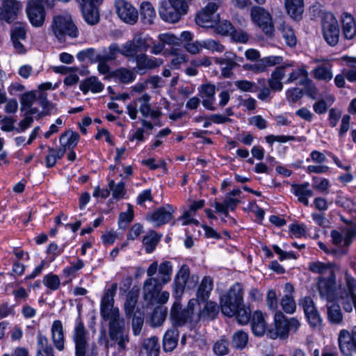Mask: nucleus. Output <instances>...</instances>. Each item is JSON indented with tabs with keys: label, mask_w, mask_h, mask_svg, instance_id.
Instances as JSON below:
<instances>
[{
	"label": "nucleus",
	"mask_w": 356,
	"mask_h": 356,
	"mask_svg": "<svg viewBox=\"0 0 356 356\" xmlns=\"http://www.w3.org/2000/svg\"><path fill=\"white\" fill-rule=\"evenodd\" d=\"M198 281L199 277L191 275L190 268L186 264L181 265L176 273L172 285V296L176 300L170 314V318L174 325L181 326L187 321L195 323V307L197 306V300H190L187 308L183 309L179 299L185 290L195 288Z\"/></svg>",
	"instance_id": "1"
},
{
	"label": "nucleus",
	"mask_w": 356,
	"mask_h": 356,
	"mask_svg": "<svg viewBox=\"0 0 356 356\" xmlns=\"http://www.w3.org/2000/svg\"><path fill=\"white\" fill-rule=\"evenodd\" d=\"M117 289L118 284L113 283L105 291L101 300L100 315L104 321H108L109 339L121 351L126 350L129 337L125 327L124 319L120 316L118 307L114 306V297Z\"/></svg>",
	"instance_id": "2"
},
{
	"label": "nucleus",
	"mask_w": 356,
	"mask_h": 356,
	"mask_svg": "<svg viewBox=\"0 0 356 356\" xmlns=\"http://www.w3.org/2000/svg\"><path fill=\"white\" fill-rule=\"evenodd\" d=\"M222 313L228 317L236 316L241 324H247L250 320L251 311L243 302V287L239 282L234 283L220 298Z\"/></svg>",
	"instance_id": "3"
},
{
	"label": "nucleus",
	"mask_w": 356,
	"mask_h": 356,
	"mask_svg": "<svg viewBox=\"0 0 356 356\" xmlns=\"http://www.w3.org/2000/svg\"><path fill=\"white\" fill-rule=\"evenodd\" d=\"M51 27L54 36L60 42H65L67 38H76L79 34L77 26L68 16H55Z\"/></svg>",
	"instance_id": "4"
},
{
	"label": "nucleus",
	"mask_w": 356,
	"mask_h": 356,
	"mask_svg": "<svg viewBox=\"0 0 356 356\" xmlns=\"http://www.w3.org/2000/svg\"><path fill=\"white\" fill-rule=\"evenodd\" d=\"M152 45V38L147 35L136 33L131 40L124 43V54L127 58L147 52Z\"/></svg>",
	"instance_id": "5"
},
{
	"label": "nucleus",
	"mask_w": 356,
	"mask_h": 356,
	"mask_svg": "<svg viewBox=\"0 0 356 356\" xmlns=\"http://www.w3.org/2000/svg\"><path fill=\"white\" fill-rule=\"evenodd\" d=\"M72 339L75 343V356H86L88 346L89 333L84 326L80 314L75 321Z\"/></svg>",
	"instance_id": "6"
},
{
	"label": "nucleus",
	"mask_w": 356,
	"mask_h": 356,
	"mask_svg": "<svg viewBox=\"0 0 356 356\" xmlns=\"http://www.w3.org/2000/svg\"><path fill=\"white\" fill-rule=\"evenodd\" d=\"M322 32L326 42L332 47L336 46L339 39V26L334 16L330 13H325L322 19Z\"/></svg>",
	"instance_id": "7"
},
{
	"label": "nucleus",
	"mask_w": 356,
	"mask_h": 356,
	"mask_svg": "<svg viewBox=\"0 0 356 356\" xmlns=\"http://www.w3.org/2000/svg\"><path fill=\"white\" fill-rule=\"evenodd\" d=\"M252 22L261 29L268 37H272L275 29L270 14L268 10L260 6H253L250 10Z\"/></svg>",
	"instance_id": "8"
},
{
	"label": "nucleus",
	"mask_w": 356,
	"mask_h": 356,
	"mask_svg": "<svg viewBox=\"0 0 356 356\" xmlns=\"http://www.w3.org/2000/svg\"><path fill=\"white\" fill-rule=\"evenodd\" d=\"M130 58H133L135 60L136 67L134 70L136 72L140 75L160 67L163 63L162 58L153 57L145 53H140Z\"/></svg>",
	"instance_id": "9"
},
{
	"label": "nucleus",
	"mask_w": 356,
	"mask_h": 356,
	"mask_svg": "<svg viewBox=\"0 0 356 356\" xmlns=\"http://www.w3.org/2000/svg\"><path fill=\"white\" fill-rule=\"evenodd\" d=\"M26 13L32 26L41 27L44 24L46 11L38 0H29L26 4Z\"/></svg>",
	"instance_id": "10"
},
{
	"label": "nucleus",
	"mask_w": 356,
	"mask_h": 356,
	"mask_svg": "<svg viewBox=\"0 0 356 356\" xmlns=\"http://www.w3.org/2000/svg\"><path fill=\"white\" fill-rule=\"evenodd\" d=\"M339 349L342 354L348 356L356 353V326L353 327L351 332L341 330L338 336Z\"/></svg>",
	"instance_id": "11"
},
{
	"label": "nucleus",
	"mask_w": 356,
	"mask_h": 356,
	"mask_svg": "<svg viewBox=\"0 0 356 356\" xmlns=\"http://www.w3.org/2000/svg\"><path fill=\"white\" fill-rule=\"evenodd\" d=\"M22 8V5L17 0H2L0 6V21L8 24L13 22Z\"/></svg>",
	"instance_id": "12"
},
{
	"label": "nucleus",
	"mask_w": 356,
	"mask_h": 356,
	"mask_svg": "<svg viewBox=\"0 0 356 356\" xmlns=\"http://www.w3.org/2000/svg\"><path fill=\"white\" fill-rule=\"evenodd\" d=\"M116 12L119 17L124 22L134 24L138 19V12L129 2L125 0H117L115 2Z\"/></svg>",
	"instance_id": "13"
},
{
	"label": "nucleus",
	"mask_w": 356,
	"mask_h": 356,
	"mask_svg": "<svg viewBox=\"0 0 356 356\" xmlns=\"http://www.w3.org/2000/svg\"><path fill=\"white\" fill-rule=\"evenodd\" d=\"M336 276L334 272H331L328 277H320L317 282V288L322 298L331 302L334 300L336 289Z\"/></svg>",
	"instance_id": "14"
},
{
	"label": "nucleus",
	"mask_w": 356,
	"mask_h": 356,
	"mask_svg": "<svg viewBox=\"0 0 356 356\" xmlns=\"http://www.w3.org/2000/svg\"><path fill=\"white\" fill-rule=\"evenodd\" d=\"M209 8V5L200 11L195 17L196 24L203 28H211L215 26L220 22V16L216 11Z\"/></svg>",
	"instance_id": "15"
},
{
	"label": "nucleus",
	"mask_w": 356,
	"mask_h": 356,
	"mask_svg": "<svg viewBox=\"0 0 356 356\" xmlns=\"http://www.w3.org/2000/svg\"><path fill=\"white\" fill-rule=\"evenodd\" d=\"M163 283L158 278L151 277L147 279L143 284L144 300L150 304H154V300L163 288Z\"/></svg>",
	"instance_id": "16"
},
{
	"label": "nucleus",
	"mask_w": 356,
	"mask_h": 356,
	"mask_svg": "<svg viewBox=\"0 0 356 356\" xmlns=\"http://www.w3.org/2000/svg\"><path fill=\"white\" fill-rule=\"evenodd\" d=\"M51 338L56 350H64L65 339L63 323L60 320L53 322L51 327Z\"/></svg>",
	"instance_id": "17"
},
{
	"label": "nucleus",
	"mask_w": 356,
	"mask_h": 356,
	"mask_svg": "<svg viewBox=\"0 0 356 356\" xmlns=\"http://www.w3.org/2000/svg\"><path fill=\"white\" fill-rule=\"evenodd\" d=\"M203 308L200 309L195 314V323L200 321H210L214 319L219 313V306L213 301H206Z\"/></svg>",
	"instance_id": "18"
},
{
	"label": "nucleus",
	"mask_w": 356,
	"mask_h": 356,
	"mask_svg": "<svg viewBox=\"0 0 356 356\" xmlns=\"http://www.w3.org/2000/svg\"><path fill=\"white\" fill-rule=\"evenodd\" d=\"M159 13L163 21L172 24L178 22L181 17L185 15L177 8L168 4L167 2L161 3L159 9Z\"/></svg>",
	"instance_id": "19"
},
{
	"label": "nucleus",
	"mask_w": 356,
	"mask_h": 356,
	"mask_svg": "<svg viewBox=\"0 0 356 356\" xmlns=\"http://www.w3.org/2000/svg\"><path fill=\"white\" fill-rule=\"evenodd\" d=\"M174 209L170 204L158 208L153 212L151 216V220L154 222L156 226L168 223L172 218Z\"/></svg>",
	"instance_id": "20"
},
{
	"label": "nucleus",
	"mask_w": 356,
	"mask_h": 356,
	"mask_svg": "<svg viewBox=\"0 0 356 356\" xmlns=\"http://www.w3.org/2000/svg\"><path fill=\"white\" fill-rule=\"evenodd\" d=\"M213 280L209 276H205L203 277L196 293V298H192L191 300H197V305H200L201 302H205L208 300L211 292L213 289Z\"/></svg>",
	"instance_id": "21"
},
{
	"label": "nucleus",
	"mask_w": 356,
	"mask_h": 356,
	"mask_svg": "<svg viewBox=\"0 0 356 356\" xmlns=\"http://www.w3.org/2000/svg\"><path fill=\"white\" fill-rule=\"evenodd\" d=\"M160 344L158 337L153 336L143 341L139 356H159Z\"/></svg>",
	"instance_id": "22"
},
{
	"label": "nucleus",
	"mask_w": 356,
	"mask_h": 356,
	"mask_svg": "<svg viewBox=\"0 0 356 356\" xmlns=\"http://www.w3.org/2000/svg\"><path fill=\"white\" fill-rule=\"evenodd\" d=\"M118 54L127 58V55L124 54V44L120 47L118 43L113 42L108 47L103 48L100 58L103 60L111 62L117 59Z\"/></svg>",
	"instance_id": "23"
},
{
	"label": "nucleus",
	"mask_w": 356,
	"mask_h": 356,
	"mask_svg": "<svg viewBox=\"0 0 356 356\" xmlns=\"http://www.w3.org/2000/svg\"><path fill=\"white\" fill-rule=\"evenodd\" d=\"M309 184L308 182L293 184L291 186L292 193L298 197V201L305 206L309 205L308 197L313 196V191L309 188Z\"/></svg>",
	"instance_id": "24"
},
{
	"label": "nucleus",
	"mask_w": 356,
	"mask_h": 356,
	"mask_svg": "<svg viewBox=\"0 0 356 356\" xmlns=\"http://www.w3.org/2000/svg\"><path fill=\"white\" fill-rule=\"evenodd\" d=\"M342 33L346 39L351 40L356 35V22L354 17L344 13L341 17Z\"/></svg>",
	"instance_id": "25"
},
{
	"label": "nucleus",
	"mask_w": 356,
	"mask_h": 356,
	"mask_svg": "<svg viewBox=\"0 0 356 356\" xmlns=\"http://www.w3.org/2000/svg\"><path fill=\"white\" fill-rule=\"evenodd\" d=\"M285 66H278L272 72L270 78L268 79L270 88L273 91H281L283 88V84L281 80L284 78L286 73Z\"/></svg>",
	"instance_id": "26"
},
{
	"label": "nucleus",
	"mask_w": 356,
	"mask_h": 356,
	"mask_svg": "<svg viewBox=\"0 0 356 356\" xmlns=\"http://www.w3.org/2000/svg\"><path fill=\"white\" fill-rule=\"evenodd\" d=\"M251 327L254 335L261 337L264 334L266 329V324L264 314L260 311H255L251 319Z\"/></svg>",
	"instance_id": "27"
},
{
	"label": "nucleus",
	"mask_w": 356,
	"mask_h": 356,
	"mask_svg": "<svg viewBox=\"0 0 356 356\" xmlns=\"http://www.w3.org/2000/svg\"><path fill=\"white\" fill-rule=\"evenodd\" d=\"M287 13L295 20H299L304 12L303 0H285Z\"/></svg>",
	"instance_id": "28"
},
{
	"label": "nucleus",
	"mask_w": 356,
	"mask_h": 356,
	"mask_svg": "<svg viewBox=\"0 0 356 356\" xmlns=\"http://www.w3.org/2000/svg\"><path fill=\"white\" fill-rule=\"evenodd\" d=\"M179 339V332L177 329L168 330L163 338V348L165 352L172 351L177 346Z\"/></svg>",
	"instance_id": "29"
},
{
	"label": "nucleus",
	"mask_w": 356,
	"mask_h": 356,
	"mask_svg": "<svg viewBox=\"0 0 356 356\" xmlns=\"http://www.w3.org/2000/svg\"><path fill=\"white\" fill-rule=\"evenodd\" d=\"M140 19L145 24H152L156 18V10L152 4L149 1H143L140 6Z\"/></svg>",
	"instance_id": "30"
},
{
	"label": "nucleus",
	"mask_w": 356,
	"mask_h": 356,
	"mask_svg": "<svg viewBox=\"0 0 356 356\" xmlns=\"http://www.w3.org/2000/svg\"><path fill=\"white\" fill-rule=\"evenodd\" d=\"M225 58H217L216 63L221 67L222 76L229 78L233 74L232 70L236 67V62L230 58L228 52L225 54Z\"/></svg>",
	"instance_id": "31"
},
{
	"label": "nucleus",
	"mask_w": 356,
	"mask_h": 356,
	"mask_svg": "<svg viewBox=\"0 0 356 356\" xmlns=\"http://www.w3.org/2000/svg\"><path fill=\"white\" fill-rule=\"evenodd\" d=\"M79 88L84 94H86L88 91L95 93L102 91L104 85L97 77L90 76L80 84Z\"/></svg>",
	"instance_id": "32"
},
{
	"label": "nucleus",
	"mask_w": 356,
	"mask_h": 356,
	"mask_svg": "<svg viewBox=\"0 0 356 356\" xmlns=\"http://www.w3.org/2000/svg\"><path fill=\"white\" fill-rule=\"evenodd\" d=\"M327 316L329 322L332 325H341L343 315L338 304H331L327 306Z\"/></svg>",
	"instance_id": "33"
},
{
	"label": "nucleus",
	"mask_w": 356,
	"mask_h": 356,
	"mask_svg": "<svg viewBox=\"0 0 356 356\" xmlns=\"http://www.w3.org/2000/svg\"><path fill=\"white\" fill-rule=\"evenodd\" d=\"M275 333L273 338L277 336L281 337H286L289 333V328L287 325L286 318L281 312H276L274 317Z\"/></svg>",
	"instance_id": "34"
},
{
	"label": "nucleus",
	"mask_w": 356,
	"mask_h": 356,
	"mask_svg": "<svg viewBox=\"0 0 356 356\" xmlns=\"http://www.w3.org/2000/svg\"><path fill=\"white\" fill-rule=\"evenodd\" d=\"M282 34V37L285 41L286 45L293 47L297 44V38L293 29L289 24L283 22L278 28Z\"/></svg>",
	"instance_id": "35"
},
{
	"label": "nucleus",
	"mask_w": 356,
	"mask_h": 356,
	"mask_svg": "<svg viewBox=\"0 0 356 356\" xmlns=\"http://www.w3.org/2000/svg\"><path fill=\"white\" fill-rule=\"evenodd\" d=\"M80 138V136L77 132L67 130L60 136V143L61 146L73 149L76 146Z\"/></svg>",
	"instance_id": "36"
},
{
	"label": "nucleus",
	"mask_w": 356,
	"mask_h": 356,
	"mask_svg": "<svg viewBox=\"0 0 356 356\" xmlns=\"http://www.w3.org/2000/svg\"><path fill=\"white\" fill-rule=\"evenodd\" d=\"M76 57L80 62L88 60L90 63H96L99 60L100 53H98L95 48L90 47L79 51Z\"/></svg>",
	"instance_id": "37"
},
{
	"label": "nucleus",
	"mask_w": 356,
	"mask_h": 356,
	"mask_svg": "<svg viewBox=\"0 0 356 356\" xmlns=\"http://www.w3.org/2000/svg\"><path fill=\"white\" fill-rule=\"evenodd\" d=\"M313 75L318 80L330 81L333 76L331 65L327 64L317 66L313 70Z\"/></svg>",
	"instance_id": "38"
},
{
	"label": "nucleus",
	"mask_w": 356,
	"mask_h": 356,
	"mask_svg": "<svg viewBox=\"0 0 356 356\" xmlns=\"http://www.w3.org/2000/svg\"><path fill=\"white\" fill-rule=\"evenodd\" d=\"M168 314V309L163 306L156 307L151 315L150 323L153 327H158L165 321Z\"/></svg>",
	"instance_id": "39"
},
{
	"label": "nucleus",
	"mask_w": 356,
	"mask_h": 356,
	"mask_svg": "<svg viewBox=\"0 0 356 356\" xmlns=\"http://www.w3.org/2000/svg\"><path fill=\"white\" fill-rule=\"evenodd\" d=\"M138 295L133 291L129 292L127 296L124 308L127 318H131L134 314V310L138 302Z\"/></svg>",
	"instance_id": "40"
},
{
	"label": "nucleus",
	"mask_w": 356,
	"mask_h": 356,
	"mask_svg": "<svg viewBox=\"0 0 356 356\" xmlns=\"http://www.w3.org/2000/svg\"><path fill=\"white\" fill-rule=\"evenodd\" d=\"M160 238L161 236H159L157 233L153 230H151L148 235L143 237V243L147 253H151L154 250L160 241Z\"/></svg>",
	"instance_id": "41"
},
{
	"label": "nucleus",
	"mask_w": 356,
	"mask_h": 356,
	"mask_svg": "<svg viewBox=\"0 0 356 356\" xmlns=\"http://www.w3.org/2000/svg\"><path fill=\"white\" fill-rule=\"evenodd\" d=\"M308 268L312 273L321 275L328 273L329 275H331V272H334L332 264L323 263L318 261L310 262Z\"/></svg>",
	"instance_id": "42"
},
{
	"label": "nucleus",
	"mask_w": 356,
	"mask_h": 356,
	"mask_svg": "<svg viewBox=\"0 0 356 356\" xmlns=\"http://www.w3.org/2000/svg\"><path fill=\"white\" fill-rule=\"evenodd\" d=\"M113 76L124 84L131 83L136 79L134 72L125 67H120L116 70L113 72Z\"/></svg>",
	"instance_id": "43"
},
{
	"label": "nucleus",
	"mask_w": 356,
	"mask_h": 356,
	"mask_svg": "<svg viewBox=\"0 0 356 356\" xmlns=\"http://www.w3.org/2000/svg\"><path fill=\"white\" fill-rule=\"evenodd\" d=\"M299 85L303 86L306 95L312 99H317L318 95V90L314 83L309 77L301 79Z\"/></svg>",
	"instance_id": "44"
},
{
	"label": "nucleus",
	"mask_w": 356,
	"mask_h": 356,
	"mask_svg": "<svg viewBox=\"0 0 356 356\" xmlns=\"http://www.w3.org/2000/svg\"><path fill=\"white\" fill-rule=\"evenodd\" d=\"M342 60L348 67L352 68L346 72V78L350 82H356V57L343 56Z\"/></svg>",
	"instance_id": "45"
},
{
	"label": "nucleus",
	"mask_w": 356,
	"mask_h": 356,
	"mask_svg": "<svg viewBox=\"0 0 356 356\" xmlns=\"http://www.w3.org/2000/svg\"><path fill=\"white\" fill-rule=\"evenodd\" d=\"M38 102L43 109L39 113V118L50 115L51 111L54 108V105L48 101L47 95L45 92L42 91L40 92Z\"/></svg>",
	"instance_id": "46"
},
{
	"label": "nucleus",
	"mask_w": 356,
	"mask_h": 356,
	"mask_svg": "<svg viewBox=\"0 0 356 356\" xmlns=\"http://www.w3.org/2000/svg\"><path fill=\"white\" fill-rule=\"evenodd\" d=\"M159 273L162 275L160 281L163 284L168 283L171 280L172 273V264L169 261L162 262L159 266Z\"/></svg>",
	"instance_id": "47"
},
{
	"label": "nucleus",
	"mask_w": 356,
	"mask_h": 356,
	"mask_svg": "<svg viewBox=\"0 0 356 356\" xmlns=\"http://www.w3.org/2000/svg\"><path fill=\"white\" fill-rule=\"evenodd\" d=\"M248 341V334L242 330H238L232 336V345L236 349H243L247 345Z\"/></svg>",
	"instance_id": "48"
},
{
	"label": "nucleus",
	"mask_w": 356,
	"mask_h": 356,
	"mask_svg": "<svg viewBox=\"0 0 356 356\" xmlns=\"http://www.w3.org/2000/svg\"><path fill=\"white\" fill-rule=\"evenodd\" d=\"M11 40H24L26 38V30L22 23H15L10 29Z\"/></svg>",
	"instance_id": "49"
},
{
	"label": "nucleus",
	"mask_w": 356,
	"mask_h": 356,
	"mask_svg": "<svg viewBox=\"0 0 356 356\" xmlns=\"http://www.w3.org/2000/svg\"><path fill=\"white\" fill-rule=\"evenodd\" d=\"M132 318V331L135 336H138L143 326L144 323V314L140 312H136Z\"/></svg>",
	"instance_id": "50"
},
{
	"label": "nucleus",
	"mask_w": 356,
	"mask_h": 356,
	"mask_svg": "<svg viewBox=\"0 0 356 356\" xmlns=\"http://www.w3.org/2000/svg\"><path fill=\"white\" fill-rule=\"evenodd\" d=\"M108 187L112 191L113 197L115 200L123 197L126 193L124 184L122 181L115 184L113 180H111L108 183Z\"/></svg>",
	"instance_id": "51"
},
{
	"label": "nucleus",
	"mask_w": 356,
	"mask_h": 356,
	"mask_svg": "<svg viewBox=\"0 0 356 356\" xmlns=\"http://www.w3.org/2000/svg\"><path fill=\"white\" fill-rule=\"evenodd\" d=\"M84 20L89 25H95L99 21V8H93L81 11Z\"/></svg>",
	"instance_id": "52"
},
{
	"label": "nucleus",
	"mask_w": 356,
	"mask_h": 356,
	"mask_svg": "<svg viewBox=\"0 0 356 356\" xmlns=\"http://www.w3.org/2000/svg\"><path fill=\"white\" fill-rule=\"evenodd\" d=\"M134 210L131 205L128 204V209L126 212H122L119 216L118 225L121 229H125L129 223L134 219Z\"/></svg>",
	"instance_id": "53"
},
{
	"label": "nucleus",
	"mask_w": 356,
	"mask_h": 356,
	"mask_svg": "<svg viewBox=\"0 0 356 356\" xmlns=\"http://www.w3.org/2000/svg\"><path fill=\"white\" fill-rule=\"evenodd\" d=\"M138 101L141 102L139 106L140 113L145 118L149 117L152 110L149 104L150 96L148 94H144L138 99Z\"/></svg>",
	"instance_id": "54"
},
{
	"label": "nucleus",
	"mask_w": 356,
	"mask_h": 356,
	"mask_svg": "<svg viewBox=\"0 0 356 356\" xmlns=\"http://www.w3.org/2000/svg\"><path fill=\"white\" fill-rule=\"evenodd\" d=\"M43 284L51 291H56L59 288L60 281L58 275L49 273L44 276Z\"/></svg>",
	"instance_id": "55"
},
{
	"label": "nucleus",
	"mask_w": 356,
	"mask_h": 356,
	"mask_svg": "<svg viewBox=\"0 0 356 356\" xmlns=\"http://www.w3.org/2000/svg\"><path fill=\"white\" fill-rule=\"evenodd\" d=\"M213 352L218 356H223L229 353V341L222 338L217 341L213 347Z\"/></svg>",
	"instance_id": "56"
},
{
	"label": "nucleus",
	"mask_w": 356,
	"mask_h": 356,
	"mask_svg": "<svg viewBox=\"0 0 356 356\" xmlns=\"http://www.w3.org/2000/svg\"><path fill=\"white\" fill-rule=\"evenodd\" d=\"M202 47L211 51L222 53L225 50V47L218 40L207 39L202 40Z\"/></svg>",
	"instance_id": "57"
},
{
	"label": "nucleus",
	"mask_w": 356,
	"mask_h": 356,
	"mask_svg": "<svg viewBox=\"0 0 356 356\" xmlns=\"http://www.w3.org/2000/svg\"><path fill=\"white\" fill-rule=\"evenodd\" d=\"M36 99V95L35 92L30 91L24 93L20 98L21 103V111L26 110V108H29L33 104L35 100Z\"/></svg>",
	"instance_id": "58"
},
{
	"label": "nucleus",
	"mask_w": 356,
	"mask_h": 356,
	"mask_svg": "<svg viewBox=\"0 0 356 356\" xmlns=\"http://www.w3.org/2000/svg\"><path fill=\"white\" fill-rule=\"evenodd\" d=\"M234 86L243 92H257L259 90V88L255 83L248 80L236 81Z\"/></svg>",
	"instance_id": "59"
},
{
	"label": "nucleus",
	"mask_w": 356,
	"mask_h": 356,
	"mask_svg": "<svg viewBox=\"0 0 356 356\" xmlns=\"http://www.w3.org/2000/svg\"><path fill=\"white\" fill-rule=\"evenodd\" d=\"M282 309L288 314H292L296 311V302L289 295H284L281 300Z\"/></svg>",
	"instance_id": "60"
},
{
	"label": "nucleus",
	"mask_w": 356,
	"mask_h": 356,
	"mask_svg": "<svg viewBox=\"0 0 356 356\" xmlns=\"http://www.w3.org/2000/svg\"><path fill=\"white\" fill-rule=\"evenodd\" d=\"M343 247H348L356 237V224H351L350 227L345 228Z\"/></svg>",
	"instance_id": "61"
},
{
	"label": "nucleus",
	"mask_w": 356,
	"mask_h": 356,
	"mask_svg": "<svg viewBox=\"0 0 356 356\" xmlns=\"http://www.w3.org/2000/svg\"><path fill=\"white\" fill-rule=\"evenodd\" d=\"M230 36L234 41L240 43H246L250 38L249 35L245 31L235 28L231 31Z\"/></svg>",
	"instance_id": "62"
},
{
	"label": "nucleus",
	"mask_w": 356,
	"mask_h": 356,
	"mask_svg": "<svg viewBox=\"0 0 356 356\" xmlns=\"http://www.w3.org/2000/svg\"><path fill=\"white\" fill-rule=\"evenodd\" d=\"M266 305L269 309L275 312L277 309L278 302L275 291L273 289L268 290L266 295Z\"/></svg>",
	"instance_id": "63"
},
{
	"label": "nucleus",
	"mask_w": 356,
	"mask_h": 356,
	"mask_svg": "<svg viewBox=\"0 0 356 356\" xmlns=\"http://www.w3.org/2000/svg\"><path fill=\"white\" fill-rule=\"evenodd\" d=\"M299 305L302 307L305 315L316 309L314 302L310 296H305L300 299Z\"/></svg>",
	"instance_id": "64"
}]
</instances>
